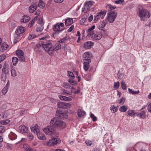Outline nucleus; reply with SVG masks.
<instances>
[{"label": "nucleus", "mask_w": 151, "mask_h": 151, "mask_svg": "<svg viewBox=\"0 0 151 151\" xmlns=\"http://www.w3.org/2000/svg\"><path fill=\"white\" fill-rule=\"evenodd\" d=\"M59 97L60 99L62 100L70 101L72 100V99L70 97L62 95H60Z\"/></svg>", "instance_id": "393cba45"}, {"label": "nucleus", "mask_w": 151, "mask_h": 151, "mask_svg": "<svg viewBox=\"0 0 151 151\" xmlns=\"http://www.w3.org/2000/svg\"><path fill=\"white\" fill-rule=\"evenodd\" d=\"M74 27V26L73 25H71L69 29L68 30V32H71Z\"/></svg>", "instance_id": "338daca9"}, {"label": "nucleus", "mask_w": 151, "mask_h": 151, "mask_svg": "<svg viewBox=\"0 0 151 151\" xmlns=\"http://www.w3.org/2000/svg\"><path fill=\"white\" fill-rule=\"evenodd\" d=\"M21 37L20 34L15 32L14 35V43H16L19 40Z\"/></svg>", "instance_id": "a211bd4d"}, {"label": "nucleus", "mask_w": 151, "mask_h": 151, "mask_svg": "<svg viewBox=\"0 0 151 151\" xmlns=\"http://www.w3.org/2000/svg\"><path fill=\"white\" fill-rule=\"evenodd\" d=\"M11 76L14 77L16 76L17 75L15 70L13 68H11Z\"/></svg>", "instance_id": "4c0bfd02"}, {"label": "nucleus", "mask_w": 151, "mask_h": 151, "mask_svg": "<svg viewBox=\"0 0 151 151\" xmlns=\"http://www.w3.org/2000/svg\"><path fill=\"white\" fill-rule=\"evenodd\" d=\"M101 17L97 13V15L94 17V21L96 22Z\"/></svg>", "instance_id": "bf43d9fd"}, {"label": "nucleus", "mask_w": 151, "mask_h": 151, "mask_svg": "<svg viewBox=\"0 0 151 151\" xmlns=\"http://www.w3.org/2000/svg\"><path fill=\"white\" fill-rule=\"evenodd\" d=\"M37 135L39 139L42 140H45L46 139V137L45 135L43 134L40 132Z\"/></svg>", "instance_id": "5701e85b"}, {"label": "nucleus", "mask_w": 151, "mask_h": 151, "mask_svg": "<svg viewBox=\"0 0 151 151\" xmlns=\"http://www.w3.org/2000/svg\"><path fill=\"white\" fill-rule=\"evenodd\" d=\"M119 81H117L116 82H115L114 85V88L116 89H117L119 87Z\"/></svg>", "instance_id": "3c124183"}, {"label": "nucleus", "mask_w": 151, "mask_h": 151, "mask_svg": "<svg viewBox=\"0 0 151 151\" xmlns=\"http://www.w3.org/2000/svg\"><path fill=\"white\" fill-rule=\"evenodd\" d=\"M9 137L11 140H14L16 139L17 136L14 132H11L9 134Z\"/></svg>", "instance_id": "bb28decb"}, {"label": "nucleus", "mask_w": 151, "mask_h": 151, "mask_svg": "<svg viewBox=\"0 0 151 151\" xmlns=\"http://www.w3.org/2000/svg\"><path fill=\"white\" fill-rule=\"evenodd\" d=\"M59 119L56 116L53 118L50 121V124H51V125H52L54 127H60L61 129L64 128L66 126L65 123Z\"/></svg>", "instance_id": "7ed1b4c3"}, {"label": "nucleus", "mask_w": 151, "mask_h": 151, "mask_svg": "<svg viewBox=\"0 0 151 151\" xmlns=\"http://www.w3.org/2000/svg\"><path fill=\"white\" fill-rule=\"evenodd\" d=\"M37 8V4H34L31 5L29 8V11L30 13H33Z\"/></svg>", "instance_id": "f3484780"}, {"label": "nucleus", "mask_w": 151, "mask_h": 151, "mask_svg": "<svg viewBox=\"0 0 151 151\" xmlns=\"http://www.w3.org/2000/svg\"><path fill=\"white\" fill-rule=\"evenodd\" d=\"M110 108L111 110L112 111V113H115L118 110L117 109L115 106L114 105L112 106H111Z\"/></svg>", "instance_id": "a19ab883"}, {"label": "nucleus", "mask_w": 151, "mask_h": 151, "mask_svg": "<svg viewBox=\"0 0 151 151\" xmlns=\"http://www.w3.org/2000/svg\"><path fill=\"white\" fill-rule=\"evenodd\" d=\"M118 78L119 79H122L124 76V74L118 72L117 73Z\"/></svg>", "instance_id": "09e8293b"}, {"label": "nucleus", "mask_w": 151, "mask_h": 151, "mask_svg": "<svg viewBox=\"0 0 151 151\" xmlns=\"http://www.w3.org/2000/svg\"><path fill=\"white\" fill-rule=\"evenodd\" d=\"M31 129L32 131H33L34 133H36L37 134L40 132L38 126L36 125L33 127H31Z\"/></svg>", "instance_id": "4be33fe9"}, {"label": "nucleus", "mask_w": 151, "mask_h": 151, "mask_svg": "<svg viewBox=\"0 0 151 151\" xmlns=\"http://www.w3.org/2000/svg\"><path fill=\"white\" fill-rule=\"evenodd\" d=\"M147 110L149 112H151V103L148 104L147 106Z\"/></svg>", "instance_id": "774afa93"}, {"label": "nucleus", "mask_w": 151, "mask_h": 151, "mask_svg": "<svg viewBox=\"0 0 151 151\" xmlns=\"http://www.w3.org/2000/svg\"><path fill=\"white\" fill-rule=\"evenodd\" d=\"M93 1H86L84 3L83 8L82 11L84 13H86L90 10V8L93 5Z\"/></svg>", "instance_id": "6e6552de"}, {"label": "nucleus", "mask_w": 151, "mask_h": 151, "mask_svg": "<svg viewBox=\"0 0 151 151\" xmlns=\"http://www.w3.org/2000/svg\"><path fill=\"white\" fill-rule=\"evenodd\" d=\"M42 47L44 49L48 52V53L50 52L51 53L53 51L54 48L53 47L52 44L50 42H48L45 44H43L42 42H41L37 44V47L38 48L39 47Z\"/></svg>", "instance_id": "20e7f679"}, {"label": "nucleus", "mask_w": 151, "mask_h": 151, "mask_svg": "<svg viewBox=\"0 0 151 151\" xmlns=\"http://www.w3.org/2000/svg\"><path fill=\"white\" fill-rule=\"evenodd\" d=\"M85 143L87 146H90L92 144V142L91 141L88 140L86 141Z\"/></svg>", "instance_id": "0e129e2a"}, {"label": "nucleus", "mask_w": 151, "mask_h": 151, "mask_svg": "<svg viewBox=\"0 0 151 151\" xmlns=\"http://www.w3.org/2000/svg\"><path fill=\"white\" fill-rule=\"evenodd\" d=\"M56 113V116L59 119H67L68 118V115L66 112L65 111L63 112L62 111H57Z\"/></svg>", "instance_id": "9d476101"}, {"label": "nucleus", "mask_w": 151, "mask_h": 151, "mask_svg": "<svg viewBox=\"0 0 151 151\" xmlns=\"http://www.w3.org/2000/svg\"><path fill=\"white\" fill-rule=\"evenodd\" d=\"M43 131L45 133L48 135H51L54 134L55 132V128L52 125L48 126L46 128L43 129Z\"/></svg>", "instance_id": "0eeeda50"}, {"label": "nucleus", "mask_w": 151, "mask_h": 151, "mask_svg": "<svg viewBox=\"0 0 151 151\" xmlns=\"http://www.w3.org/2000/svg\"><path fill=\"white\" fill-rule=\"evenodd\" d=\"M127 116H133L135 115H136V113L135 112V111L133 110H128L127 112Z\"/></svg>", "instance_id": "a878e982"}, {"label": "nucleus", "mask_w": 151, "mask_h": 151, "mask_svg": "<svg viewBox=\"0 0 151 151\" xmlns=\"http://www.w3.org/2000/svg\"><path fill=\"white\" fill-rule=\"evenodd\" d=\"M63 91V95L67 96H70L71 95V93H68V91L65 90V89H63L62 90Z\"/></svg>", "instance_id": "79ce46f5"}, {"label": "nucleus", "mask_w": 151, "mask_h": 151, "mask_svg": "<svg viewBox=\"0 0 151 151\" xmlns=\"http://www.w3.org/2000/svg\"><path fill=\"white\" fill-rule=\"evenodd\" d=\"M8 87L6 86H5L4 88L2 90V92L4 95L6 94L8 91Z\"/></svg>", "instance_id": "c03bdc74"}, {"label": "nucleus", "mask_w": 151, "mask_h": 151, "mask_svg": "<svg viewBox=\"0 0 151 151\" xmlns=\"http://www.w3.org/2000/svg\"><path fill=\"white\" fill-rule=\"evenodd\" d=\"M57 105L59 108H62L64 109L63 102H58V103Z\"/></svg>", "instance_id": "603ef678"}, {"label": "nucleus", "mask_w": 151, "mask_h": 151, "mask_svg": "<svg viewBox=\"0 0 151 151\" xmlns=\"http://www.w3.org/2000/svg\"><path fill=\"white\" fill-rule=\"evenodd\" d=\"M84 59L83 60V69L85 71L88 70L89 66V63L91 61V54L88 52H85L83 55Z\"/></svg>", "instance_id": "f03ea898"}, {"label": "nucleus", "mask_w": 151, "mask_h": 151, "mask_svg": "<svg viewBox=\"0 0 151 151\" xmlns=\"http://www.w3.org/2000/svg\"><path fill=\"white\" fill-rule=\"evenodd\" d=\"M128 91L130 94L133 95L137 94L139 92V90H138L137 91H132V89H130L129 88H128Z\"/></svg>", "instance_id": "f704fd0d"}, {"label": "nucleus", "mask_w": 151, "mask_h": 151, "mask_svg": "<svg viewBox=\"0 0 151 151\" xmlns=\"http://www.w3.org/2000/svg\"><path fill=\"white\" fill-rule=\"evenodd\" d=\"M34 22V19H33L29 22V27H32L33 26Z\"/></svg>", "instance_id": "e2e57ef3"}, {"label": "nucleus", "mask_w": 151, "mask_h": 151, "mask_svg": "<svg viewBox=\"0 0 151 151\" xmlns=\"http://www.w3.org/2000/svg\"><path fill=\"white\" fill-rule=\"evenodd\" d=\"M128 106L125 105L122 106L119 109V111L121 112H125L128 109Z\"/></svg>", "instance_id": "c756f323"}, {"label": "nucleus", "mask_w": 151, "mask_h": 151, "mask_svg": "<svg viewBox=\"0 0 151 151\" xmlns=\"http://www.w3.org/2000/svg\"><path fill=\"white\" fill-rule=\"evenodd\" d=\"M64 29V28L60 29V25L59 23H57L53 27V30L56 32H60L62 31Z\"/></svg>", "instance_id": "2eb2a0df"}, {"label": "nucleus", "mask_w": 151, "mask_h": 151, "mask_svg": "<svg viewBox=\"0 0 151 151\" xmlns=\"http://www.w3.org/2000/svg\"><path fill=\"white\" fill-rule=\"evenodd\" d=\"M136 114H137L136 115L140 118L144 119L145 117V112L144 111H142L140 113H136Z\"/></svg>", "instance_id": "b1692460"}, {"label": "nucleus", "mask_w": 151, "mask_h": 151, "mask_svg": "<svg viewBox=\"0 0 151 151\" xmlns=\"http://www.w3.org/2000/svg\"><path fill=\"white\" fill-rule=\"evenodd\" d=\"M38 6L42 9H43L45 6V4L42 0H39Z\"/></svg>", "instance_id": "e433bc0d"}, {"label": "nucleus", "mask_w": 151, "mask_h": 151, "mask_svg": "<svg viewBox=\"0 0 151 151\" xmlns=\"http://www.w3.org/2000/svg\"><path fill=\"white\" fill-rule=\"evenodd\" d=\"M102 33H94L91 36L92 38L96 40H100L102 37Z\"/></svg>", "instance_id": "4468645a"}, {"label": "nucleus", "mask_w": 151, "mask_h": 151, "mask_svg": "<svg viewBox=\"0 0 151 151\" xmlns=\"http://www.w3.org/2000/svg\"><path fill=\"white\" fill-rule=\"evenodd\" d=\"M107 17L106 19H107L108 21L110 23H112L115 21V20L117 16V13L114 11H112L108 13Z\"/></svg>", "instance_id": "423d86ee"}, {"label": "nucleus", "mask_w": 151, "mask_h": 151, "mask_svg": "<svg viewBox=\"0 0 151 151\" xmlns=\"http://www.w3.org/2000/svg\"><path fill=\"white\" fill-rule=\"evenodd\" d=\"M124 2V0H119L115 1V3L117 4H122Z\"/></svg>", "instance_id": "4d7b16f0"}, {"label": "nucleus", "mask_w": 151, "mask_h": 151, "mask_svg": "<svg viewBox=\"0 0 151 151\" xmlns=\"http://www.w3.org/2000/svg\"><path fill=\"white\" fill-rule=\"evenodd\" d=\"M77 114L78 116L82 117L85 115L86 113L85 111H83L81 109H78L77 112Z\"/></svg>", "instance_id": "cd10ccee"}, {"label": "nucleus", "mask_w": 151, "mask_h": 151, "mask_svg": "<svg viewBox=\"0 0 151 151\" xmlns=\"http://www.w3.org/2000/svg\"><path fill=\"white\" fill-rule=\"evenodd\" d=\"M90 117L92 119V120L95 122L97 121V118L93 114L91 113L90 115Z\"/></svg>", "instance_id": "8fccbe9b"}, {"label": "nucleus", "mask_w": 151, "mask_h": 151, "mask_svg": "<svg viewBox=\"0 0 151 151\" xmlns=\"http://www.w3.org/2000/svg\"><path fill=\"white\" fill-rule=\"evenodd\" d=\"M43 29V27L42 26L38 27L36 28V31L37 32H42Z\"/></svg>", "instance_id": "5fc2aeb1"}, {"label": "nucleus", "mask_w": 151, "mask_h": 151, "mask_svg": "<svg viewBox=\"0 0 151 151\" xmlns=\"http://www.w3.org/2000/svg\"><path fill=\"white\" fill-rule=\"evenodd\" d=\"M5 131V129L4 126H0V134L3 133Z\"/></svg>", "instance_id": "37998d69"}, {"label": "nucleus", "mask_w": 151, "mask_h": 151, "mask_svg": "<svg viewBox=\"0 0 151 151\" xmlns=\"http://www.w3.org/2000/svg\"><path fill=\"white\" fill-rule=\"evenodd\" d=\"M73 21L72 19L68 18L65 20V24L66 26H69L73 23Z\"/></svg>", "instance_id": "c85d7f7f"}, {"label": "nucleus", "mask_w": 151, "mask_h": 151, "mask_svg": "<svg viewBox=\"0 0 151 151\" xmlns=\"http://www.w3.org/2000/svg\"><path fill=\"white\" fill-rule=\"evenodd\" d=\"M69 38L67 37H65L61 40H60L58 41V42L62 43L64 42L65 41H67L68 40Z\"/></svg>", "instance_id": "49530a36"}, {"label": "nucleus", "mask_w": 151, "mask_h": 151, "mask_svg": "<svg viewBox=\"0 0 151 151\" xmlns=\"http://www.w3.org/2000/svg\"><path fill=\"white\" fill-rule=\"evenodd\" d=\"M25 28L22 26H19L15 32L21 34L23 33L25 31Z\"/></svg>", "instance_id": "6ab92c4d"}, {"label": "nucleus", "mask_w": 151, "mask_h": 151, "mask_svg": "<svg viewBox=\"0 0 151 151\" xmlns=\"http://www.w3.org/2000/svg\"><path fill=\"white\" fill-rule=\"evenodd\" d=\"M60 142V140L59 138H53L47 141V145L49 146H53Z\"/></svg>", "instance_id": "1a4fd4ad"}, {"label": "nucleus", "mask_w": 151, "mask_h": 151, "mask_svg": "<svg viewBox=\"0 0 151 151\" xmlns=\"http://www.w3.org/2000/svg\"><path fill=\"white\" fill-rule=\"evenodd\" d=\"M27 136L31 140L33 139L34 138L33 136L31 133H29L27 135Z\"/></svg>", "instance_id": "052dcab7"}, {"label": "nucleus", "mask_w": 151, "mask_h": 151, "mask_svg": "<svg viewBox=\"0 0 151 151\" xmlns=\"http://www.w3.org/2000/svg\"><path fill=\"white\" fill-rule=\"evenodd\" d=\"M5 55L3 54L0 55V63L3 61L6 58Z\"/></svg>", "instance_id": "6e6d98bb"}, {"label": "nucleus", "mask_w": 151, "mask_h": 151, "mask_svg": "<svg viewBox=\"0 0 151 151\" xmlns=\"http://www.w3.org/2000/svg\"><path fill=\"white\" fill-rule=\"evenodd\" d=\"M74 79L70 78L68 80V81L72 85L76 86L77 84V83L76 81L73 80Z\"/></svg>", "instance_id": "473e14b6"}, {"label": "nucleus", "mask_w": 151, "mask_h": 151, "mask_svg": "<svg viewBox=\"0 0 151 151\" xmlns=\"http://www.w3.org/2000/svg\"><path fill=\"white\" fill-rule=\"evenodd\" d=\"M71 106V104L69 103L63 102L64 109H68Z\"/></svg>", "instance_id": "ea45409f"}, {"label": "nucleus", "mask_w": 151, "mask_h": 151, "mask_svg": "<svg viewBox=\"0 0 151 151\" xmlns=\"http://www.w3.org/2000/svg\"><path fill=\"white\" fill-rule=\"evenodd\" d=\"M94 45V43L93 42L87 41L84 43L83 47L85 48L89 49L93 47Z\"/></svg>", "instance_id": "ddd939ff"}, {"label": "nucleus", "mask_w": 151, "mask_h": 151, "mask_svg": "<svg viewBox=\"0 0 151 151\" xmlns=\"http://www.w3.org/2000/svg\"><path fill=\"white\" fill-rule=\"evenodd\" d=\"M10 122V120L8 119L4 120H2L0 121V123L1 124L6 125L9 124Z\"/></svg>", "instance_id": "72a5a7b5"}, {"label": "nucleus", "mask_w": 151, "mask_h": 151, "mask_svg": "<svg viewBox=\"0 0 151 151\" xmlns=\"http://www.w3.org/2000/svg\"><path fill=\"white\" fill-rule=\"evenodd\" d=\"M37 36L34 34H30L28 37V39L29 40H31L36 38Z\"/></svg>", "instance_id": "58836bf2"}, {"label": "nucleus", "mask_w": 151, "mask_h": 151, "mask_svg": "<svg viewBox=\"0 0 151 151\" xmlns=\"http://www.w3.org/2000/svg\"><path fill=\"white\" fill-rule=\"evenodd\" d=\"M125 101V99L124 98H122L119 99V103L122 104H123Z\"/></svg>", "instance_id": "680f3d73"}, {"label": "nucleus", "mask_w": 151, "mask_h": 151, "mask_svg": "<svg viewBox=\"0 0 151 151\" xmlns=\"http://www.w3.org/2000/svg\"><path fill=\"white\" fill-rule=\"evenodd\" d=\"M43 19L42 17L39 18L37 21V23L40 24H41L42 23Z\"/></svg>", "instance_id": "69168bd1"}, {"label": "nucleus", "mask_w": 151, "mask_h": 151, "mask_svg": "<svg viewBox=\"0 0 151 151\" xmlns=\"http://www.w3.org/2000/svg\"><path fill=\"white\" fill-rule=\"evenodd\" d=\"M30 17L29 16L27 15H24L23 17V18L21 19V22L24 23H27L30 19Z\"/></svg>", "instance_id": "412c9836"}, {"label": "nucleus", "mask_w": 151, "mask_h": 151, "mask_svg": "<svg viewBox=\"0 0 151 151\" xmlns=\"http://www.w3.org/2000/svg\"><path fill=\"white\" fill-rule=\"evenodd\" d=\"M98 14H99L101 17V19L104 18V17L103 16H104L105 15L106 13L104 11H101L99 12H98Z\"/></svg>", "instance_id": "864d4df0"}, {"label": "nucleus", "mask_w": 151, "mask_h": 151, "mask_svg": "<svg viewBox=\"0 0 151 151\" xmlns=\"http://www.w3.org/2000/svg\"><path fill=\"white\" fill-rule=\"evenodd\" d=\"M55 47L54 48L53 51L57 50L61 48V45L59 43H56L55 45Z\"/></svg>", "instance_id": "2f4dec72"}, {"label": "nucleus", "mask_w": 151, "mask_h": 151, "mask_svg": "<svg viewBox=\"0 0 151 151\" xmlns=\"http://www.w3.org/2000/svg\"><path fill=\"white\" fill-rule=\"evenodd\" d=\"M106 21V19L100 22L98 25V29L100 30H102L101 32L102 34H103V32H106L105 30H103V29L106 24V23L105 22Z\"/></svg>", "instance_id": "f8f14e48"}, {"label": "nucleus", "mask_w": 151, "mask_h": 151, "mask_svg": "<svg viewBox=\"0 0 151 151\" xmlns=\"http://www.w3.org/2000/svg\"><path fill=\"white\" fill-rule=\"evenodd\" d=\"M16 54L19 58L20 61H24L25 57L24 55L23 52L20 50H17L16 52Z\"/></svg>", "instance_id": "9b49d317"}, {"label": "nucleus", "mask_w": 151, "mask_h": 151, "mask_svg": "<svg viewBox=\"0 0 151 151\" xmlns=\"http://www.w3.org/2000/svg\"><path fill=\"white\" fill-rule=\"evenodd\" d=\"M0 46H1L2 48L3 51L4 50H6L9 46L5 42H4L3 44H2L0 43Z\"/></svg>", "instance_id": "7c9ffc66"}, {"label": "nucleus", "mask_w": 151, "mask_h": 151, "mask_svg": "<svg viewBox=\"0 0 151 151\" xmlns=\"http://www.w3.org/2000/svg\"><path fill=\"white\" fill-rule=\"evenodd\" d=\"M95 28V26L94 25H93L91 27L88 29L87 31L88 35L91 36L94 33L93 30Z\"/></svg>", "instance_id": "aec40b11"}, {"label": "nucleus", "mask_w": 151, "mask_h": 151, "mask_svg": "<svg viewBox=\"0 0 151 151\" xmlns=\"http://www.w3.org/2000/svg\"><path fill=\"white\" fill-rule=\"evenodd\" d=\"M9 67L8 65L5 63L2 69V74L1 76V81H5L7 78V74L9 72Z\"/></svg>", "instance_id": "39448f33"}, {"label": "nucleus", "mask_w": 151, "mask_h": 151, "mask_svg": "<svg viewBox=\"0 0 151 151\" xmlns=\"http://www.w3.org/2000/svg\"><path fill=\"white\" fill-rule=\"evenodd\" d=\"M122 88L123 90H125L127 88V86L125 84L124 82H122L121 83Z\"/></svg>", "instance_id": "a18cd8bd"}, {"label": "nucleus", "mask_w": 151, "mask_h": 151, "mask_svg": "<svg viewBox=\"0 0 151 151\" xmlns=\"http://www.w3.org/2000/svg\"><path fill=\"white\" fill-rule=\"evenodd\" d=\"M25 151H33V150L29 146H26Z\"/></svg>", "instance_id": "13d9d810"}, {"label": "nucleus", "mask_w": 151, "mask_h": 151, "mask_svg": "<svg viewBox=\"0 0 151 151\" xmlns=\"http://www.w3.org/2000/svg\"><path fill=\"white\" fill-rule=\"evenodd\" d=\"M137 12V15L141 21H145L150 17V14L149 12L141 5L138 6Z\"/></svg>", "instance_id": "f257e3e1"}, {"label": "nucleus", "mask_w": 151, "mask_h": 151, "mask_svg": "<svg viewBox=\"0 0 151 151\" xmlns=\"http://www.w3.org/2000/svg\"><path fill=\"white\" fill-rule=\"evenodd\" d=\"M19 129L20 132L22 133H26L28 132L27 127L24 125H21L19 127Z\"/></svg>", "instance_id": "dca6fc26"}, {"label": "nucleus", "mask_w": 151, "mask_h": 151, "mask_svg": "<svg viewBox=\"0 0 151 151\" xmlns=\"http://www.w3.org/2000/svg\"><path fill=\"white\" fill-rule=\"evenodd\" d=\"M68 76H69L71 77V78H71L74 79L75 76H74V74L72 72H70V71H68Z\"/></svg>", "instance_id": "de8ad7c7"}, {"label": "nucleus", "mask_w": 151, "mask_h": 151, "mask_svg": "<svg viewBox=\"0 0 151 151\" xmlns=\"http://www.w3.org/2000/svg\"><path fill=\"white\" fill-rule=\"evenodd\" d=\"M12 60L13 65H16L19 60V59L17 57H14L12 58Z\"/></svg>", "instance_id": "c9c22d12"}]
</instances>
